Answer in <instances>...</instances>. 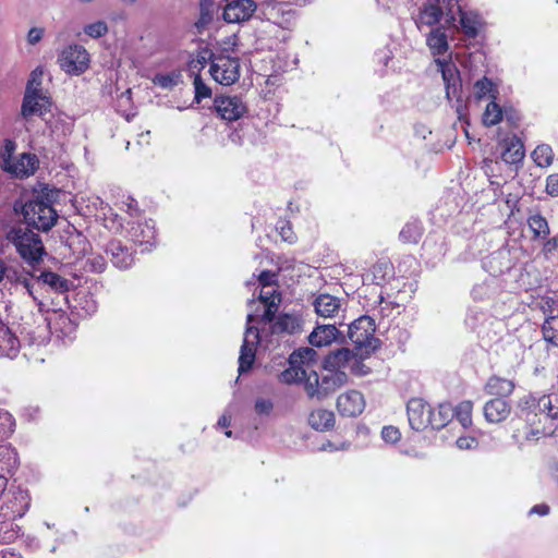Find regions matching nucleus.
<instances>
[{"mask_svg": "<svg viewBox=\"0 0 558 558\" xmlns=\"http://www.w3.org/2000/svg\"><path fill=\"white\" fill-rule=\"evenodd\" d=\"M555 421H558V392L541 397L529 395L520 401L512 436L521 446L550 437L551 445L558 448V425L554 427Z\"/></svg>", "mask_w": 558, "mask_h": 558, "instance_id": "nucleus-1", "label": "nucleus"}, {"mask_svg": "<svg viewBox=\"0 0 558 558\" xmlns=\"http://www.w3.org/2000/svg\"><path fill=\"white\" fill-rule=\"evenodd\" d=\"M57 190L44 189L26 202H15L14 210L21 211L25 223L41 232L50 231L58 222V211L52 206Z\"/></svg>", "mask_w": 558, "mask_h": 558, "instance_id": "nucleus-2", "label": "nucleus"}, {"mask_svg": "<svg viewBox=\"0 0 558 558\" xmlns=\"http://www.w3.org/2000/svg\"><path fill=\"white\" fill-rule=\"evenodd\" d=\"M5 239L11 243L20 257L31 266L43 262L46 248L38 233L28 227L13 226L7 233Z\"/></svg>", "mask_w": 558, "mask_h": 558, "instance_id": "nucleus-3", "label": "nucleus"}, {"mask_svg": "<svg viewBox=\"0 0 558 558\" xmlns=\"http://www.w3.org/2000/svg\"><path fill=\"white\" fill-rule=\"evenodd\" d=\"M375 331V320L368 315L360 316L348 326V337L355 355L367 357L380 347L381 342Z\"/></svg>", "mask_w": 558, "mask_h": 558, "instance_id": "nucleus-4", "label": "nucleus"}, {"mask_svg": "<svg viewBox=\"0 0 558 558\" xmlns=\"http://www.w3.org/2000/svg\"><path fill=\"white\" fill-rule=\"evenodd\" d=\"M315 355L316 352L311 348H303L292 352L288 360L290 367L279 375L280 383H304V388L306 389V378L310 372L313 371L311 362L314 361Z\"/></svg>", "mask_w": 558, "mask_h": 558, "instance_id": "nucleus-5", "label": "nucleus"}, {"mask_svg": "<svg viewBox=\"0 0 558 558\" xmlns=\"http://www.w3.org/2000/svg\"><path fill=\"white\" fill-rule=\"evenodd\" d=\"M456 5L457 0H433L423 4L415 19L417 28L435 26L444 15L447 17V23L452 24L456 22Z\"/></svg>", "mask_w": 558, "mask_h": 558, "instance_id": "nucleus-6", "label": "nucleus"}, {"mask_svg": "<svg viewBox=\"0 0 558 558\" xmlns=\"http://www.w3.org/2000/svg\"><path fill=\"white\" fill-rule=\"evenodd\" d=\"M348 376L344 372H329L320 379L318 374L313 369L306 378V393L310 398L322 400L344 386Z\"/></svg>", "mask_w": 558, "mask_h": 558, "instance_id": "nucleus-7", "label": "nucleus"}, {"mask_svg": "<svg viewBox=\"0 0 558 558\" xmlns=\"http://www.w3.org/2000/svg\"><path fill=\"white\" fill-rule=\"evenodd\" d=\"M58 63L65 73L80 75L89 66V53L81 45H70L59 54Z\"/></svg>", "mask_w": 558, "mask_h": 558, "instance_id": "nucleus-8", "label": "nucleus"}, {"mask_svg": "<svg viewBox=\"0 0 558 558\" xmlns=\"http://www.w3.org/2000/svg\"><path fill=\"white\" fill-rule=\"evenodd\" d=\"M209 72L217 83L230 86L240 77L239 59L229 56L215 57L211 60Z\"/></svg>", "mask_w": 558, "mask_h": 558, "instance_id": "nucleus-9", "label": "nucleus"}, {"mask_svg": "<svg viewBox=\"0 0 558 558\" xmlns=\"http://www.w3.org/2000/svg\"><path fill=\"white\" fill-rule=\"evenodd\" d=\"M52 100L46 93L37 94L31 88H25L22 106L21 117L29 121L34 116L43 118L50 112Z\"/></svg>", "mask_w": 558, "mask_h": 558, "instance_id": "nucleus-10", "label": "nucleus"}, {"mask_svg": "<svg viewBox=\"0 0 558 558\" xmlns=\"http://www.w3.org/2000/svg\"><path fill=\"white\" fill-rule=\"evenodd\" d=\"M432 405L422 398H411L407 403V414L410 427L423 432L430 425Z\"/></svg>", "mask_w": 558, "mask_h": 558, "instance_id": "nucleus-11", "label": "nucleus"}, {"mask_svg": "<svg viewBox=\"0 0 558 558\" xmlns=\"http://www.w3.org/2000/svg\"><path fill=\"white\" fill-rule=\"evenodd\" d=\"M258 342V330L256 328L248 327L240 350L239 374H244L252 369L256 359V345Z\"/></svg>", "mask_w": 558, "mask_h": 558, "instance_id": "nucleus-12", "label": "nucleus"}, {"mask_svg": "<svg viewBox=\"0 0 558 558\" xmlns=\"http://www.w3.org/2000/svg\"><path fill=\"white\" fill-rule=\"evenodd\" d=\"M216 112L221 119L236 121L246 112V106L238 96H217L214 100Z\"/></svg>", "mask_w": 558, "mask_h": 558, "instance_id": "nucleus-13", "label": "nucleus"}, {"mask_svg": "<svg viewBox=\"0 0 558 558\" xmlns=\"http://www.w3.org/2000/svg\"><path fill=\"white\" fill-rule=\"evenodd\" d=\"M337 410L341 416L356 417L365 409V399L357 390H348L337 398Z\"/></svg>", "mask_w": 558, "mask_h": 558, "instance_id": "nucleus-14", "label": "nucleus"}, {"mask_svg": "<svg viewBox=\"0 0 558 558\" xmlns=\"http://www.w3.org/2000/svg\"><path fill=\"white\" fill-rule=\"evenodd\" d=\"M31 507V496L27 490L17 488L12 492L7 501L1 506L3 515L10 519L22 518Z\"/></svg>", "mask_w": 558, "mask_h": 558, "instance_id": "nucleus-15", "label": "nucleus"}, {"mask_svg": "<svg viewBox=\"0 0 558 558\" xmlns=\"http://www.w3.org/2000/svg\"><path fill=\"white\" fill-rule=\"evenodd\" d=\"M129 240L138 247L142 252L149 251L156 243L155 227L147 221L133 222L128 230Z\"/></svg>", "mask_w": 558, "mask_h": 558, "instance_id": "nucleus-16", "label": "nucleus"}, {"mask_svg": "<svg viewBox=\"0 0 558 558\" xmlns=\"http://www.w3.org/2000/svg\"><path fill=\"white\" fill-rule=\"evenodd\" d=\"M256 8L253 0H234L226 5L222 16L227 23H241L250 20Z\"/></svg>", "mask_w": 558, "mask_h": 558, "instance_id": "nucleus-17", "label": "nucleus"}, {"mask_svg": "<svg viewBox=\"0 0 558 558\" xmlns=\"http://www.w3.org/2000/svg\"><path fill=\"white\" fill-rule=\"evenodd\" d=\"M314 312L322 318H336L342 311V300L329 293H319L312 302Z\"/></svg>", "mask_w": 558, "mask_h": 558, "instance_id": "nucleus-18", "label": "nucleus"}, {"mask_svg": "<svg viewBox=\"0 0 558 558\" xmlns=\"http://www.w3.org/2000/svg\"><path fill=\"white\" fill-rule=\"evenodd\" d=\"M38 167L39 159L35 154L23 153L17 159H13L11 163L4 166V171L23 179L34 174Z\"/></svg>", "mask_w": 558, "mask_h": 558, "instance_id": "nucleus-19", "label": "nucleus"}, {"mask_svg": "<svg viewBox=\"0 0 558 558\" xmlns=\"http://www.w3.org/2000/svg\"><path fill=\"white\" fill-rule=\"evenodd\" d=\"M49 329L58 338H69L75 333L77 324L63 311H53L47 317Z\"/></svg>", "mask_w": 558, "mask_h": 558, "instance_id": "nucleus-20", "label": "nucleus"}, {"mask_svg": "<svg viewBox=\"0 0 558 558\" xmlns=\"http://www.w3.org/2000/svg\"><path fill=\"white\" fill-rule=\"evenodd\" d=\"M106 254L111 263L119 269H128L134 263V254L130 247L119 240H112L107 244Z\"/></svg>", "mask_w": 558, "mask_h": 558, "instance_id": "nucleus-21", "label": "nucleus"}, {"mask_svg": "<svg viewBox=\"0 0 558 558\" xmlns=\"http://www.w3.org/2000/svg\"><path fill=\"white\" fill-rule=\"evenodd\" d=\"M483 413L488 423L498 424L509 417L511 405L505 399L494 398L484 404Z\"/></svg>", "mask_w": 558, "mask_h": 558, "instance_id": "nucleus-22", "label": "nucleus"}, {"mask_svg": "<svg viewBox=\"0 0 558 558\" xmlns=\"http://www.w3.org/2000/svg\"><path fill=\"white\" fill-rule=\"evenodd\" d=\"M368 276L374 284L383 286L395 277V266L389 258H379L371 266Z\"/></svg>", "mask_w": 558, "mask_h": 558, "instance_id": "nucleus-23", "label": "nucleus"}, {"mask_svg": "<svg viewBox=\"0 0 558 558\" xmlns=\"http://www.w3.org/2000/svg\"><path fill=\"white\" fill-rule=\"evenodd\" d=\"M336 325H318L308 336L312 345L320 348L331 344L340 336Z\"/></svg>", "mask_w": 558, "mask_h": 558, "instance_id": "nucleus-24", "label": "nucleus"}, {"mask_svg": "<svg viewBox=\"0 0 558 558\" xmlns=\"http://www.w3.org/2000/svg\"><path fill=\"white\" fill-rule=\"evenodd\" d=\"M525 156L524 145L522 141L512 135L504 140V151L501 159L508 165H517L523 160Z\"/></svg>", "mask_w": 558, "mask_h": 558, "instance_id": "nucleus-25", "label": "nucleus"}, {"mask_svg": "<svg viewBox=\"0 0 558 558\" xmlns=\"http://www.w3.org/2000/svg\"><path fill=\"white\" fill-rule=\"evenodd\" d=\"M514 387L513 380L493 375L487 379L484 390L489 396L505 399L513 392Z\"/></svg>", "mask_w": 558, "mask_h": 558, "instance_id": "nucleus-26", "label": "nucleus"}, {"mask_svg": "<svg viewBox=\"0 0 558 558\" xmlns=\"http://www.w3.org/2000/svg\"><path fill=\"white\" fill-rule=\"evenodd\" d=\"M307 422L313 429L326 432L333 428L336 417L332 411L319 408L310 413Z\"/></svg>", "mask_w": 558, "mask_h": 558, "instance_id": "nucleus-27", "label": "nucleus"}, {"mask_svg": "<svg viewBox=\"0 0 558 558\" xmlns=\"http://www.w3.org/2000/svg\"><path fill=\"white\" fill-rule=\"evenodd\" d=\"M426 44L433 56H442L449 49L446 31L442 26L433 28L426 38Z\"/></svg>", "mask_w": 558, "mask_h": 558, "instance_id": "nucleus-28", "label": "nucleus"}, {"mask_svg": "<svg viewBox=\"0 0 558 558\" xmlns=\"http://www.w3.org/2000/svg\"><path fill=\"white\" fill-rule=\"evenodd\" d=\"M65 245L69 247L75 259L83 257L90 247L87 238L75 228H73V231L69 232V235L65 239Z\"/></svg>", "mask_w": 558, "mask_h": 558, "instance_id": "nucleus-29", "label": "nucleus"}, {"mask_svg": "<svg viewBox=\"0 0 558 558\" xmlns=\"http://www.w3.org/2000/svg\"><path fill=\"white\" fill-rule=\"evenodd\" d=\"M301 319L292 314L279 315L271 326V331L274 333L287 332L292 335L301 331Z\"/></svg>", "mask_w": 558, "mask_h": 558, "instance_id": "nucleus-30", "label": "nucleus"}, {"mask_svg": "<svg viewBox=\"0 0 558 558\" xmlns=\"http://www.w3.org/2000/svg\"><path fill=\"white\" fill-rule=\"evenodd\" d=\"M430 425L433 429H441L453 418V407L450 403H440L437 410L432 409Z\"/></svg>", "mask_w": 558, "mask_h": 558, "instance_id": "nucleus-31", "label": "nucleus"}, {"mask_svg": "<svg viewBox=\"0 0 558 558\" xmlns=\"http://www.w3.org/2000/svg\"><path fill=\"white\" fill-rule=\"evenodd\" d=\"M475 98L481 100L485 97H489L492 100H496L499 94L497 85L488 77L484 76L474 84Z\"/></svg>", "mask_w": 558, "mask_h": 558, "instance_id": "nucleus-32", "label": "nucleus"}, {"mask_svg": "<svg viewBox=\"0 0 558 558\" xmlns=\"http://www.w3.org/2000/svg\"><path fill=\"white\" fill-rule=\"evenodd\" d=\"M39 279H41L45 284L49 286L52 290L59 293L66 292L70 289V281L53 271H43L39 276Z\"/></svg>", "mask_w": 558, "mask_h": 558, "instance_id": "nucleus-33", "label": "nucleus"}, {"mask_svg": "<svg viewBox=\"0 0 558 558\" xmlns=\"http://www.w3.org/2000/svg\"><path fill=\"white\" fill-rule=\"evenodd\" d=\"M473 405L471 400H463L453 408V417H456L464 428L472 426Z\"/></svg>", "mask_w": 558, "mask_h": 558, "instance_id": "nucleus-34", "label": "nucleus"}, {"mask_svg": "<svg viewBox=\"0 0 558 558\" xmlns=\"http://www.w3.org/2000/svg\"><path fill=\"white\" fill-rule=\"evenodd\" d=\"M423 235V229L417 222H408L399 233V240L404 244H416Z\"/></svg>", "mask_w": 558, "mask_h": 558, "instance_id": "nucleus-35", "label": "nucleus"}, {"mask_svg": "<svg viewBox=\"0 0 558 558\" xmlns=\"http://www.w3.org/2000/svg\"><path fill=\"white\" fill-rule=\"evenodd\" d=\"M502 108L496 102V100H490L483 113L482 121L485 126H494L502 121L504 118Z\"/></svg>", "mask_w": 558, "mask_h": 558, "instance_id": "nucleus-36", "label": "nucleus"}, {"mask_svg": "<svg viewBox=\"0 0 558 558\" xmlns=\"http://www.w3.org/2000/svg\"><path fill=\"white\" fill-rule=\"evenodd\" d=\"M527 225L533 233L534 239H546L550 232L546 218L541 214L530 216L527 218Z\"/></svg>", "mask_w": 558, "mask_h": 558, "instance_id": "nucleus-37", "label": "nucleus"}, {"mask_svg": "<svg viewBox=\"0 0 558 558\" xmlns=\"http://www.w3.org/2000/svg\"><path fill=\"white\" fill-rule=\"evenodd\" d=\"M456 7L460 14V25L462 32L469 38H475L478 35V22L476 16L462 11L461 7L458 4Z\"/></svg>", "mask_w": 558, "mask_h": 558, "instance_id": "nucleus-38", "label": "nucleus"}, {"mask_svg": "<svg viewBox=\"0 0 558 558\" xmlns=\"http://www.w3.org/2000/svg\"><path fill=\"white\" fill-rule=\"evenodd\" d=\"M532 159L542 168L549 167L554 160V153L549 145L541 144L532 151Z\"/></svg>", "mask_w": 558, "mask_h": 558, "instance_id": "nucleus-39", "label": "nucleus"}, {"mask_svg": "<svg viewBox=\"0 0 558 558\" xmlns=\"http://www.w3.org/2000/svg\"><path fill=\"white\" fill-rule=\"evenodd\" d=\"M545 341L558 345V316H549L542 326Z\"/></svg>", "mask_w": 558, "mask_h": 558, "instance_id": "nucleus-40", "label": "nucleus"}, {"mask_svg": "<svg viewBox=\"0 0 558 558\" xmlns=\"http://www.w3.org/2000/svg\"><path fill=\"white\" fill-rule=\"evenodd\" d=\"M107 267V262L99 254L90 255L84 263L83 269L86 272L101 274Z\"/></svg>", "mask_w": 558, "mask_h": 558, "instance_id": "nucleus-41", "label": "nucleus"}, {"mask_svg": "<svg viewBox=\"0 0 558 558\" xmlns=\"http://www.w3.org/2000/svg\"><path fill=\"white\" fill-rule=\"evenodd\" d=\"M15 428V420L13 415L7 411L0 409V437H9L13 434Z\"/></svg>", "mask_w": 558, "mask_h": 558, "instance_id": "nucleus-42", "label": "nucleus"}, {"mask_svg": "<svg viewBox=\"0 0 558 558\" xmlns=\"http://www.w3.org/2000/svg\"><path fill=\"white\" fill-rule=\"evenodd\" d=\"M1 342H7L5 347H2L0 344V349H2V353L5 354L9 357H13L16 355L19 351V339L12 335L10 331L5 330L3 331V335L1 337Z\"/></svg>", "mask_w": 558, "mask_h": 558, "instance_id": "nucleus-43", "label": "nucleus"}, {"mask_svg": "<svg viewBox=\"0 0 558 558\" xmlns=\"http://www.w3.org/2000/svg\"><path fill=\"white\" fill-rule=\"evenodd\" d=\"M439 64L444 82L446 83L447 90H449L450 86H456L457 81H459L457 68L453 63L448 62H439Z\"/></svg>", "mask_w": 558, "mask_h": 558, "instance_id": "nucleus-44", "label": "nucleus"}, {"mask_svg": "<svg viewBox=\"0 0 558 558\" xmlns=\"http://www.w3.org/2000/svg\"><path fill=\"white\" fill-rule=\"evenodd\" d=\"M7 277L11 282L21 284L28 291L29 294H32L33 284H32L29 277H33V275H31L29 272H26L24 270L23 271L13 270L12 272L11 271L8 272Z\"/></svg>", "mask_w": 558, "mask_h": 558, "instance_id": "nucleus-45", "label": "nucleus"}, {"mask_svg": "<svg viewBox=\"0 0 558 558\" xmlns=\"http://www.w3.org/2000/svg\"><path fill=\"white\" fill-rule=\"evenodd\" d=\"M277 230L281 236V239L289 243L294 244L298 241V236L292 229V225L289 220H281L278 222Z\"/></svg>", "mask_w": 558, "mask_h": 558, "instance_id": "nucleus-46", "label": "nucleus"}, {"mask_svg": "<svg viewBox=\"0 0 558 558\" xmlns=\"http://www.w3.org/2000/svg\"><path fill=\"white\" fill-rule=\"evenodd\" d=\"M84 33L92 38H100L108 33V25L104 21H97L90 24H87L84 27Z\"/></svg>", "mask_w": 558, "mask_h": 558, "instance_id": "nucleus-47", "label": "nucleus"}, {"mask_svg": "<svg viewBox=\"0 0 558 558\" xmlns=\"http://www.w3.org/2000/svg\"><path fill=\"white\" fill-rule=\"evenodd\" d=\"M193 84L195 89V100L197 102L211 96L210 87L206 85L199 74L195 75Z\"/></svg>", "mask_w": 558, "mask_h": 558, "instance_id": "nucleus-48", "label": "nucleus"}, {"mask_svg": "<svg viewBox=\"0 0 558 558\" xmlns=\"http://www.w3.org/2000/svg\"><path fill=\"white\" fill-rule=\"evenodd\" d=\"M16 149V143L13 140L7 138L3 142V147L0 151V157L2 160V168L4 169V166H8L12 162L13 154Z\"/></svg>", "mask_w": 558, "mask_h": 558, "instance_id": "nucleus-49", "label": "nucleus"}, {"mask_svg": "<svg viewBox=\"0 0 558 558\" xmlns=\"http://www.w3.org/2000/svg\"><path fill=\"white\" fill-rule=\"evenodd\" d=\"M119 207L131 216H140L141 214L137 201L131 195H123L119 203Z\"/></svg>", "mask_w": 558, "mask_h": 558, "instance_id": "nucleus-50", "label": "nucleus"}, {"mask_svg": "<svg viewBox=\"0 0 558 558\" xmlns=\"http://www.w3.org/2000/svg\"><path fill=\"white\" fill-rule=\"evenodd\" d=\"M381 437L386 442L396 444L401 438V433L398 427L388 425L381 429Z\"/></svg>", "mask_w": 558, "mask_h": 558, "instance_id": "nucleus-51", "label": "nucleus"}, {"mask_svg": "<svg viewBox=\"0 0 558 558\" xmlns=\"http://www.w3.org/2000/svg\"><path fill=\"white\" fill-rule=\"evenodd\" d=\"M264 305H265V311H264L260 319L265 324L272 323L275 319L276 313L278 311V307H279V302L270 301V302H268V304H264Z\"/></svg>", "mask_w": 558, "mask_h": 558, "instance_id": "nucleus-52", "label": "nucleus"}, {"mask_svg": "<svg viewBox=\"0 0 558 558\" xmlns=\"http://www.w3.org/2000/svg\"><path fill=\"white\" fill-rule=\"evenodd\" d=\"M277 275L271 270H263L258 275V281L263 289L277 286Z\"/></svg>", "mask_w": 558, "mask_h": 558, "instance_id": "nucleus-53", "label": "nucleus"}, {"mask_svg": "<svg viewBox=\"0 0 558 558\" xmlns=\"http://www.w3.org/2000/svg\"><path fill=\"white\" fill-rule=\"evenodd\" d=\"M254 409L259 415H269L274 409V403L269 399L259 398L256 400Z\"/></svg>", "mask_w": 558, "mask_h": 558, "instance_id": "nucleus-54", "label": "nucleus"}, {"mask_svg": "<svg viewBox=\"0 0 558 558\" xmlns=\"http://www.w3.org/2000/svg\"><path fill=\"white\" fill-rule=\"evenodd\" d=\"M351 352L348 349L338 350L332 355H329L328 363L332 365H340L350 359Z\"/></svg>", "mask_w": 558, "mask_h": 558, "instance_id": "nucleus-55", "label": "nucleus"}, {"mask_svg": "<svg viewBox=\"0 0 558 558\" xmlns=\"http://www.w3.org/2000/svg\"><path fill=\"white\" fill-rule=\"evenodd\" d=\"M456 444L459 449L468 450L476 448L478 440L473 436H461L457 439Z\"/></svg>", "mask_w": 558, "mask_h": 558, "instance_id": "nucleus-56", "label": "nucleus"}, {"mask_svg": "<svg viewBox=\"0 0 558 558\" xmlns=\"http://www.w3.org/2000/svg\"><path fill=\"white\" fill-rule=\"evenodd\" d=\"M546 193L550 196H558V173L549 174L546 179Z\"/></svg>", "mask_w": 558, "mask_h": 558, "instance_id": "nucleus-57", "label": "nucleus"}, {"mask_svg": "<svg viewBox=\"0 0 558 558\" xmlns=\"http://www.w3.org/2000/svg\"><path fill=\"white\" fill-rule=\"evenodd\" d=\"M258 298L263 304H268L270 301L280 302L281 294L277 289H272L271 291H264V289H262Z\"/></svg>", "mask_w": 558, "mask_h": 558, "instance_id": "nucleus-58", "label": "nucleus"}, {"mask_svg": "<svg viewBox=\"0 0 558 558\" xmlns=\"http://www.w3.org/2000/svg\"><path fill=\"white\" fill-rule=\"evenodd\" d=\"M29 86L37 94L44 93L41 87V72L37 73L36 70L32 72L31 78L28 80L25 88H28Z\"/></svg>", "mask_w": 558, "mask_h": 558, "instance_id": "nucleus-59", "label": "nucleus"}, {"mask_svg": "<svg viewBox=\"0 0 558 558\" xmlns=\"http://www.w3.org/2000/svg\"><path fill=\"white\" fill-rule=\"evenodd\" d=\"M154 83L162 88H169L174 85V78L171 74H157Z\"/></svg>", "mask_w": 558, "mask_h": 558, "instance_id": "nucleus-60", "label": "nucleus"}, {"mask_svg": "<svg viewBox=\"0 0 558 558\" xmlns=\"http://www.w3.org/2000/svg\"><path fill=\"white\" fill-rule=\"evenodd\" d=\"M558 250V235L548 239L543 245V253L546 257Z\"/></svg>", "mask_w": 558, "mask_h": 558, "instance_id": "nucleus-61", "label": "nucleus"}, {"mask_svg": "<svg viewBox=\"0 0 558 558\" xmlns=\"http://www.w3.org/2000/svg\"><path fill=\"white\" fill-rule=\"evenodd\" d=\"M43 35H44V28H39V27H33L28 31V34H27V41L31 44V45H35L37 44L38 41H40V39L43 38Z\"/></svg>", "mask_w": 558, "mask_h": 558, "instance_id": "nucleus-62", "label": "nucleus"}, {"mask_svg": "<svg viewBox=\"0 0 558 558\" xmlns=\"http://www.w3.org/2000/svg\"><path fill=\"white\" fill-rule=\"evenodd\" d=\"M350 447L349 441H342L339 445H336L331 441H327L323 444L322 449L323 450H330V451H337V450H345Z\"/></svg>", "mask_w": 558, "mask_h": 558, "instance_id": "nucleus-63", "label": "nucleus"}, {"mask_svg": "<svg viewBox=\"0 0 558 558\" xmlns=\"http://www.w3.org/2000/svg\"><path fill=\"white\" fill-rule=\"evenodd\" d=\"M504 114L506 116L507 121L513 125L517 126L518 122L520 120L518 112L514 109H506Z\"/></svg>", "mask_w": 558, "mask_h": 558, "instance_id": "nucleus-64", "label": "nucleus"}]
</instances>
